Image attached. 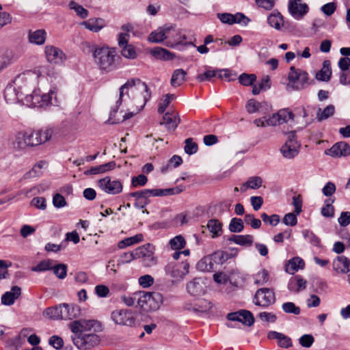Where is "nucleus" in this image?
Returning <instances> with one entry per match:
<instances>
[{
    "label": "nucleus",
    "mask_w": 350,
    "mask_h": 350,
    "mask_svg": "<svg viewBox=\"0 0 350 350\" xmlns=\"http://www.w3.org/2000/svg\"><path fill=\"white\" fill-rule=\"evenodd\" d=\"M131 89V93L133 95V105H135L136 109L133 111L128 112L123 116V120L131 118L135 115L142 110L146 105L147 101L150 98L151 93L147 84L142 81L139 79H131L126 81L120 88L119 99L116 101V105L112 108L110 116L117 112L119 107L122 102L124 90Z\"/></svg>",
    "instance_id": "nucleus-1"
},
{
    "label": "nucleus",
    "mask_w": 350,
    "mask_h": 350,
    "mask_svg": "<svg viewBox=\"0 0 350 350\" xmlns=\"http://www.w3.org/2000/svg\"><path fill=\"white\" fill-rule=\"evenodd\" d=\"M52 133L53 131L50 129L19 131L10 139V145L16 151L25 150L27 148L37 146L49 141Z\"/></svg>",
    "instance_id": "nucleus-2"
},
{
    "label": "nucleus",
    "mask_w": 350,
    "mask_h": 350,
    "mask_svg": "<svg viewBox=\"0 0 350 350\" xmlns=\"http://www.w3.org/2000/svg\"><path fill=\"white\" fill-rule=\"evenodd\" d=\"M92 53L94 62L100 70L109 72L116 68L119 56L114 48L95 45L92 48Z\"/></svg>",
    "instance_id": "nucleus-3"
},
{
    "label": "nucleus",
    "mask_w": 350,
    "mask_h": 350,
    "mask_svg": "<svg viewBox=\"0 0 350 350\" xmlns=\"http://www.w3.org/2000/svg\"><path fill=\"white\" fill-rule=\"evenodd\" d=\"M31 87L24 75L17 76L4 90V98L8 103H16L23 100V96L29 93Z\"/></svg>",
    "instance_id": "nucleus-4"
},
{
    "label": "nucleus",
    "mask_w": 350,
    "mask_h": 350,
    "mask_svg": "<svg viewBox=\"0 0 350 350\" xmlns=\"http://www.w3.org/2000/svg\"><path fill=\"white\" fill-rule=\"evenodd\" d=\"M137 303L140 308L146 312L155 311L163 304V295L158 292L142 291L139 293Z\"/></svg>",
    "instance_id": "nucleus-5"
},
{
    "label": "nucleus",
    "mask_w": 350,
    "mask_h": 350,
    "mask_svg": "<svg viewBox=\"0 0 350 350\" xmlns=\"http://www.w3.org/2000/svg\"><path fill=\"white\" fill-rule=\"evenodd\" d=\"M154 247L150 244H146L135 250V258L142 260L144 266L152 267L157 263V259L154 256Z\"/></svg>",
    "instance_id": "nucleus-6"
},
{
    "label": "nucleus",
    "mask_w": 350,
    "mask_h": 350,
    "mask_svg": "<svg viewBox=\"0 0 350 350\" xmlns=\"http://www.w3.org/2000/svg\"><path fill=\"white\" fill-rule=\"evenodd\" d=\"M288 79L291 83V86L293 90H300L308 84V74L301 69L295 68L294 66L290 68Z\"/></svg>",
    "instance_id": "nucleus-7"
},
{
    "label": "nucleus",
    "mask_w": 350,
    "mask_h": 350,
    "mask_svg": "<svg viewBox=\"0 0 350 350\" xmlns=\"http://www.w3.org/2000/svg\"><path fill=\"white\" fill-rule=\"evenodd\" d=\"M299 148L300 144L296 139L295 132H291L288 134L286 142L281 147L280 152L284 158L291 159L299 154Z\"/></svg>",
    "instance_id": "nucleus-8"
},
{
    "label": "nucleus",
    "mask_w": 350,
    "mask_h": 350,
    "mask_svg": "<svg viewBox=\"0 0 350 350\" xmlns=\"http://www.w3.org/2000/svg\"><path fill=\"white\" fill-rule=\"evenodd\" d=\"M253 302L256 306L267 308L275 302V293L268 288H259L255 293Z\"/></svg>",
    "instance_id": "nucleus-9"
},
{
    "label": "nucleus",
    "mask_w": 350,
    "mask_h": 350,
    "mask_svg": "<svg viewBox=\"0 0 350 350\" xmlns=\"http://www.w3.org/2000/svg\"><path fill=\"white\" fill-rule=\"evenodd\" d=\"M74 344L80 349H90L98 345L100 338L95 334H80L73 338Z\"/></svg>",
    "instance_id": "nucleus-10"
},
{
    "label": "nucleus",
    "mask_w": 350,
    "mask_h": 350,
    "mask_svg": "<svg viewBox=\"0 0 350 350\" xmlns=\"http://www.w3.org/2000/svg\"><path fill=\"white\" fill-rule=\"evenodd\" d=\"M111 317L116 324L126 326L135 325V319L132 312L128 310H116L111 312Z\"/></svg>",
    "instance_id": "nucleus-11"
},
{
    "label": "nucleus",
    "mask_w": 350,
    "mask_h": 350,
    "mask_svg": "<svg viewBox=\"0 0 350 350\" xmlns=\"http://www.w3.org/2000/svg\"><path fill=\"white\" fill-rule=\"evenodd\" d=\"M99 187L108 194L116 195L122 192V184L120 181L113 180L110 177L106 176L100 179L98 182Z\"/></svg>",
    "instance_id": "nucleus-12"
},
{
    "label": "nucleus",
    "mask_w": 350,
    "mask_h": 350,
    "mask_svg": "<svg viewBox=\"0 0 350 350\" xmlns=\"http://www.w3.org/2000/svg\"><path fill=\"white\" fill-rule=\"evenodd\" d=\"M288 10L295 19L301 20L308 12L309 7L301 0H289Z\"/></svg>",
    "instance_id": "nucleus-13"
},
{
    "label": "nucleus",
    "mask_w": 350,
    "mask_h": 350,
    "mask_svg": "<svg viewBox=\"0 0 350 350\" xmlns=\"http://www.w3.org/2000/svg\"><path fill=\"white\" fill-rule=\"evenodd\" d=\"M129 34L126 33H120L118 36V44L122 47L121 54L127 59H134L137 54L135 47L132 44H129L128 41Z\"/></svg>",
    "instance_id": "nucleus-14"
},
{
    "label": "nucleus",
    "mask_w": 350,
    "mask_h": 350,
    "mask_svg": "<svg viewBox=\"0 0 350 350\" xmlns=\"http://www.w3.org/2000/svg\"><path fill=\"white\" fill-rule=\"evenodd\" d=\"M189 264L186 262H170L165 267V271L174 279L183 278L189 271Z\"/></svg>",
    "instance_id": "nucleus-15"
},
{
    "label": "nucleus",
    "mask_w": 350,
    "mask_h": 350,
    "mask_svg": "<svg viewBox=\"0 0 350 350\" xmlns=\"http://www.w3.org/2000/svg\"><path fill=\"white\" fill-rule=\"evenodd\" d=\"M227 319L231 321H238L242 324L251 326L254 323V318L252 313L247 310H240L237 312L228 314Z\"/></svg>",
    "instance_id": "nucleus-16"
},
{
    "label": "nucleus",
    "mask_w": 350,
    "mask_h": 350,
    "mask_svg": "<svg viewBox=\"0 0 350 350\" xmlns=\"http://www.w3.org/2000/svg\"><path fill=\"white\" fill-rule=\"evenodd\" d=\"M293 117L294 115L291 111H289L288 109H282L267 119V124L269 126L282 124L287 122L290 120H293Z\"/></svg>",
    "instance_id": "nucleus-17"
},
{
    "label": "nucleus",
    "mask_w": 350,
    "mask_h": 350,
    "mask_svg": "<svg viewBox=\"0 0 350 350\" xmlns=\"http://www.w3.org/2000/svg\"><path fill=\"white\" fill-rule=\"evenodd\" d=\"M45 54L48 62L51 64H61L65 59L64 52L59 48L51 45L45 46Z\"/></svg>",
    "instance_id": "nucleus-18"
},
{
    "label": "nucleus",
    "mask_w": 350,
    "mask_h": 350,
    "mask_svg": "<svg viewBox=\"0 0 350 350\" xmlns=\"http://www.w3.org/2000/svg\"><path fill=\"white\" fill-rule=\"evenodd\" d=\"M327 154L334 157H347L350 154V146L345 142H338L328 150Z\"/></svg>",
    "instance_id": "nucleus-19"
},
{
    "label": "nucleus",
    "mask_w": 350,
    "mask_h": 350,
    "mask_svg": "<svg viewBox=\"0 0 350 350\" xmlns=\"http://www.w3.org/2000/svg\"><path fill=\"white\" fill-rule=\"evenodd\" d=\"M333 269L338 273L350 271V259L345 256H338L333 261Z\"/></svg>",
    "instance_id": "nucleus-20"
},
{
    "label": "nucleus",
    "mask_w": 350,
    "mask_h": 350,
    "mask_svg": "<svg viewBox=\"0 0 350 350\" xmlns=\"http://www.w3.org/2000/svg\"><path fill=\"white\" fill-rule=\"evenodd\" d=\"M216 265L217 263H215V258L213 257V254H211L204 256L199 260L196 265V267L201 271L213 272L216 271Z\"/></svg>",
    "instance_id": "nucleus-21"
},
{
    "label": "nucleus",
    "mask_w": 350,
    "mask_h": 350,
    "mask_svg": "<svg viewBox=\"0 0 350 350\" xmlns=\"http://www.w3.org/2000/svg\"><path fill=\"white\" fill-rule=\"evenodd\" d=\"M21 294V288L18 286H14L10 291H7L2 295L1 304L5 306H11L20 297Z\"/></svg>",
    "instance_id": "nucleus-22"
},
{
    "label": "nucleus",
    "mask_w": 350,
    "mask_h": 350,
    "mask_svg": "<svg viewBox=\"0 0 350 350\" xmlns=\"http://www.w3.org/2000/svg\"><path fill=\"white\" fill-rule=\"evenodd\" d=\"M172 27H162L152 31L148 36L150 42L158 43L167 38V34L171 31Z\"/></svg>",
    "instance_id": "nucleus-23"
},
{
    "label": "nucleus",
    "mask_w": 350,
    "mask_h": 350,
    "mask_svg": "<svg viewBox=\"0 0 350 350\" xmlns=\"http://www.w3.org/2000/svg\"><path fill=\"white\" fill-rule=\"evenodd\" d=\"M204 284L201 278H194L187 285L188 293L193 296L200 295L204 293Z\"/></svg>",
    "instance_id": "nucleus-24"
},
{
    "label": "nucleus",
    "mask_w": 350,
    "mask_h": 350,
    "mask_svg": "<svg viewBox=\"0 0 350 350\" xmlns=\"http://www.w3.org/2000/svg\"><path fill=\"white\" fill-rule=\"evenodd\" d=\"M267 337L269 339L277 340L278 345L282 348L286 349L293 345L292 340L288 336L275 331L269 332Z\"/></svg>",
    "instance_id": "nucleus-25"
},
{
    "label": "nucleus",
    "mask_w": 350,
    "mask_h": 350,
    "mask_svg": "<svg viewBox=\"0 0 350 350\" xmlns=\"http://www.w3.org/2000/svg\"><path fill=\"white\" fill-rule=\"evenodd\" d=\"M62 317V319H72L79 314L80 309L73 304H61Z\"/></svg>",
    "instance_id": "nucleus-26"
},
{
    "label": "nucleus",
    "mask_w": 350,
    "mask_h": 350,
    "mask_svg": "<svg viewBox=\"0 0 350 350\" xmlns=\"http://www.w3.org/2000/svg\"><path fill=\"white\" fill-rule=\"evenodd\" d=\"M46 33L44 29H38L36 31L29 30L28 33L29 41L31 43L42 45L45 42Z\"/></svg>",
    "instance_id": "nucleus-27"
},
{
    "label": "nucleus",
    "mask_w": 350,
    "mask_h": 350,
    "mask_svg": "<svg viewBox=\"0 0 350 350\" xmlns=\"http://www.w3.org/2000/svg\"><path fill=\"white\" fill-rule=\"evenodd\" d=\"M81 25L93 32H98L104 27L105 21L100 18H90L88 21L82 22Z\"/></svg>",
    "instance_id": "nucleus-28"
},
{
    "label": "nucleus",
    "mask_w": 350,
    "mask_h": 350,
    "mask_svg": "<svg viewBox=\"0 0 350 350\" xmlns=\"http://www.w3.org/2000/svg\"><path fill=\"white\" fill-rule=\"evenodd\" d=\"M232 250L235 251L234 253H229L222 250H217L213 252L212 254L213 257L215 258V263H217V265H222L228 259L234 257L237 254L238 250L234 248Z\"/></svg>",
    "instance_id": "nucleus-29"
},
{
    "label": "nucleus",
    "mask_w": 350,
    "mask_h": 350,
    "mask_svg": "<svg viewBox=\"0 0 350 350\" xmlns=\"http://www.w3.org/2000/svg\"><path fill=\"white\" fill-rule=\"evenodd\" d=\"M180 122V119L176 114L167 112L163 117V122L161 124H165L168 130L174 131Z\"/></svg>",
    "instance_id": "nucleus-30"
},
{
    "label": "nucleus",
    "mask_w": 350,
    "mask_h": 350,
    "mask_svg": "<svg viewBox=\"0 0 350 350\" xmlns=\"http://www.w3.org/2000/svg\"><path fill=\"white\" fill-rule=\"evenodd\" d=\"M116 167V162L112 161L98 166L92 167L90 170L85 172V175L98 174L104 173L114 169Z\"/></svg>",
    "instance_id": "nucleus-31"
},
{
    "label": "nucleus",
    "mask_w": 350,
    "mask_h": 350,
    "mask_svg": "<svg viewBox=\"0 0 350 350\" xmlns=\"http://www.w3.org/2000/svg\"><path fill=\"white\" fill-rule=\"evenodd\" d=\"M25 97L24 98L26 105L29 107H40V91L34 90L32 94H25Z\"/></svg>",
    "instance_id": "nucleus-32"
},
{
    "label": "nucleus",
    "mask_w": 350,
    "mask_h": 350,
    "mask_svg": "<svg viewBox=\"0 0 350 350\" xmlns=\"http://www.w3.org/2000/svg\"><path fill=\"white\" fill-rule=\"evenodd\" d=\"M332 76L331 62L329 60H325L323 67L317 75L316 78L319 81H328Z\"/></svg>",
    "instance_id": "nucleus-33"
},
{
    "label": "nucleus",
    "mask_w": 350,
    "mask_h": 350,
    "mask_svg": "<svg viewBox=\"0 0 350 350\" xmlns=\"http://www.w3.org/2000/svg\"><path fill=\"white\" fill-rule=\"evenodd\" d=\"M187 72L183 69H176L174 71L170 83L173 87H178L185 81Z\"/></svg>",
    "instance_id": "nucleus-34"
},
{
    "label": "nucleus",
    "mask_w": 350,
    "mask_h": 350,
    "mask_svg": "<svg viewBox=\"0 0 350 350\" xmlns=\"http://www.w3.org/2000/svg\"><path fill=\"white\" fill-rule=\"evenodd\" d=\"M43 316L49 319H62V313L61 304L57 306L46 308L43 312Z\"/></svg>",
    "instance_id": "nucleus-35"
},
{
    "label": "nucleus",
    "mask_w": 350,
    "mask_h": 350,
    "mask_svg": "<svg viewBox=\"0 0 350 350\" xmlns=\"http://www.w3.org/2000/svg\"><path fill=\"white\" fill-rule=\"evenodd\" d=\"M269 25L275 29H280L284 24L283 16L278 12H273L267 18Z\"/></svg>",
    "instance_id": "nucleus-36"
},
{
    "label": "nucleus",
    "mask_w": 350,
    "mask_h": 350,
    "mask_svg": "<svg viewBox=\"0 0 350 350\" xmlns=\"http://www.w3.org/2000/svg\"><path fill=\"white\" fill-rule=\"evenodd\" d=\"M150 53L155 58L159 59L170 60L174 57L171 52L161 47H155Z\"/></svg>",
    "instance_id": "nucleus-37"
},
{
    "label": "nucleus",
    "mask_w": 350,
    "mask_h": 350,
    "mask_svg": "<svg viewBox=\"0 0 350 350\" xmlns=\"http://www.w3.org/2000/svg\"><path fill=\"white\" fill-rule=\"evenodd\" d=\"M335 112V107L333 105H327L323 111L319 108L317 112V119L321 122L332 116Z\"/></svg>",
    "instance_id": "nucleus-38"
},
{
    "label": "nucleus",
    "mask_w": 350,
    "mask_h": 350,
    "mask_svg": "<svg viewBox=\"0 0 350 350\" xmlns=\"http://www.w3.org/2000/svg\"><path fill=\"white\" fill-rule=\"evenodd\" d=\"M304 265V262L301 258L299 257L293 258L289 260L286 271L291 274H293L295 271H297L299 268H303Z\"/></svg>",
    "instance_id": "nucleus-39"
},
{
    "label": "nucleus",
    "mask_w": 350,
    "mask_h": 350,
    "mask_svg": "<svg viewBox=\"0 0 350 350\" xmlns=\"http://www.w3.org/2000/svg\"><path fill=\"white\" fill-rule=\"evenodd\" d=\"M143 240V235L142 234H136L133 237L126 238L120 241L118 246L120 249L125 248L126 247L133 245L135 243H139Z\"/></svg>",
    "instance_id": "nucleus-40"
},
{
    "label": "nucleus",
    "mask_w": 350,
    "mask_h": 350,
    "mask_svg": "<svg viewBox=\"0 0 350 350\" xmlns=\"http://www.w3.org/2000/svg\"><path fill=\"white\" fill-rule=\"evenodd\" d=\"M207 228L213 234V237H219L221 234L222 225L217 219H210L208 221Z\"/></svg>",
    "instance_id": "nucleus-41"
},
{
    "label": "nucleus",
    "mask_w": 350,
    "mask_h": 350,
    "mask_svg": "<svg viewBox=\"0 0 350 350\" xmlns=\"http://www.w3.org/2000/svg\"><path fill=\"white\" fill-rule=\"evenodd\" d=\"M54 261L51 259H46L40 261L36 266L31 268L32 271L42 272L52 270Z\"/></svg>",
    "instance_id": "nucleus-42"
},
{
    "label": "nucleus",
    "mask_w": 350,
    "mask_h": 350,
    "mask_svg": "<svg viewBox=\"0 0 350 350\" xmlns=\"http://www.w3.org/2000/svg\"><path fill=\"white\" fill-rule=\"evenodd\" d=\"M68 6L70 9L75 10L76 14L81 18H85L88 16V11L75 1H70Z\"/></svg>",
    "instance_id": "nucleus-43"
},
{
    "label": "nucleus",
    "mask_w": 350,
    "mask_h": 350,
    "mask_svg": "<svg viewBox=\"0 0 350 350\" xmlns=\"http://www.w3.org/2000/svg\"><path fill=\"white\" fill-rule=\"evenodd\" d=\"M231 232H241L244 228L243 221L241 219L233 217L228 226Z\"/></svg>",
    "instance_id": "nucleus-44"
},
{
    "label": "nucleus",
    "mask_w": 350,
    "mask_h": 350,
    "mask_svg": "<svg viewBox=\"0 0 350 350\" xmlns=\"http://www.w3.org/2000/svg\"><path fill=\"white\" fill-rule=\"evenodd\" d=\"M52 270H53V273L59 279L63 280L67 275V265L65 264L54 265L53 263Z\"/></svg>",
    "instance_id": "nucleus-45"
},
{
    "label": "nucleus",
    "mask_w": 350,
    "mask_h": 350,
    "mask_svg": "<svg viewBox=\"0 0 350 350\" xmlns=\"http://www.w3.org/2000/svg\"><path fill=\"white\" fill-rule=\"evenodd\" d=\"M169 244L172 250H177L185 247L186 241L183 236L178 235L172 239Z\"/></svg>",
    "instance_id": "nucleus-46"
},
{
    "label": "nucleus",
    "mask_w": 350,
    "mask_h": 350,
    "mask_svg": "<svg viewBox=\"0 0 350 350\" xmlns=\"http://www.w3.org/2000/svg\"><path fill=\"white\" fill-rule=\"evenodd\" d=\"M56 94V92L54 90H51L49 94H40V104L41 108H45L51 105H54L52 101V98L54 94Z\"/></svg>",
    "instance_id": "nucleus-47"
},
{
    "label": "nucleus",
    "mask_w": 350,
    "mask_h": 350,
    "mask_svg": "<svg viewBox=\"0 0 350 350\" xmlns=\"http://www.w3.org/2000/svg\"><path fill=\"white\" fill-rule=\"evenodd\" d=\"M260 217L264 223L272 226H277L280 220V216L277 214H273L272 215L269 216L267 213H262Z\"/></svg>",
    "instance_id": "nucleus-48"
},
{
    "label": "nucleus",
    "mask_w": 350,
    "mask_h": 350,
    "mask_svg": "<svg viewBox=\"0 0 350 350\" xmlns=\"http://www.w3.org/2000/svg\"><path fill=\"white\" fill-rule=\"evenodd\" d=\"M256 79V76L254 74L243 73L239 77V83L245 86L252 85Z\"/></svg>",
    "instance_id": "nucleus-49"
},
{
    "label": "nucleus",
    "mask_w": 350,
    "mask_h": 350,
    "mask_svg": "<svg viewBox=\"0 0 350 350\" xmlns=\"http://www.w3.org/2000/svg\"><path fill=\"white\" fill-rule=\"evenodd\" d=\"M236 244L241 246H251L254 241V237L250 234L238 235L237 236Z\"/></svg>",
    "instance_id": "nucleus-50"
},
{
    "label": "nucleus",
    "mask_w": 350,
    "mask_h": 350,
    "mask_svg": "<svg viewBox=\"0 0 350 350\" xmlns=\"http://www.w3.org/2000/svg\"><path fill=\"white\" fill-rule=\"evenodd\" d=\"M304 238L314 246H319L320 245V239L316 236L313 232L309 230H304L302 232Z\"/></svg>",
    "instance_id": "nucleus-51"
},
{
    "label": "nucleus",
    "mask_w": 350,
    "mask_h": 350,
    "mask_svg": "<svg viewBox=\"0 0 350 350\" xmlns=\"http://www.w3.org/2000/svg\"><path fill=\"white\" fill-rule=\"evenodd\" d=\"M135 258V250L131 252H124L120 255L118 260L117 265H122L126 263L131 262Z\"/></svg>",
    "instance_id": "nucleus-52"
},
{
    "label": "nucleus",
    "mask_w": 350,
    "mask_h": 350,
    "mask_svg": "<svg viewBox=\"0 0 350 350\" xmlns=\"http://www.w3.org/2000/svg\"><path fill=\"white\" fill-rule=\"evenodd\" d=\"M282 310L286 313L294 314H299L301 312V309L299 307L295 306L293 302H285L282 306Z\"/></svg>",
    "instance_id": "nucleus-53"
},
{
    "label": "nucleus",
    "mask_w": 350,
    "mask_h": 350,
    "mask_svg": "<svg viewBox=\"0 0 350 350\" xmlns=\"http://www.w3.org/2000/svg\"><path fill=\"white\" fill-rule=\"evenodd\" d=\"M269 280L268 271L262 269L254 275V283L257 285H263Z\"/></svg>",
    "instance_id": "nucleus-54"
},
{
    "label": "nucleus",
    "mask_w": 350,
    "mask_h": 350,
    "mask_svg": "<svg viewBox=\"0 0 350 350\" xmlns=\"http://www.w3.org/2000/svg\"><path fill=\"white\" fill-rule=\"evenodd\" d=\"M185 40H186V36L183 35V36H180V40H178L175 43L167 42V46L172 47V48H175V49H177L179 50L182 49L183 46H184L191 45V46H196V45L192 42H183V41Z\"/></svg>",
    "instance_id": "nucleus-55"
},
{
    "label": "nucleus",
    "mask_w": 350,
    "mask_h": 350,
    "mask_svg": "<svg viewBox=\"0 0 350 350\" xmlns=\"http://www.w3.org/2000/svg\"><path fill=\"white\" fill-rule=\"evenodd\" d=\"M262 184V179L260 176H252L246 181L247 187L252 189L260 188Z\"/></svg>",
    "instance_id": "nucleus-56"
},
{
    "label": "nucleus",
    "mask_w": 350,
    "mask_h": 350,
    "mask_svg": "<svg viewBox=\"0 0 350 350\" xmlns=\"http://www.w3.org/2000/svg\"><path fill=\"white\" fill-rule=\"evenodd\" d=\"M245 222L250 224L254 229H258L261 226V221L254 217L253 214H246L244 218Z\"/></svg>",
    "instance_id": "nucleus-57"
},
{
    "label": "nucleus",
    "mask_w": 350,
    "mask_h": 350,
    "mask_svg": "<svg viewBox=\"0 0 350 350\" xmlns=\"http://www.w3.org/2000/svg\"><path fill=\"white\" fill-rule=\"evenodd\" d=\"M185 151L188 154H195L198 149V144L193 142L192 138H187L185 141Z\"/></svg>",
    "instance_id": "nucleus-58"
},
{
    "label": "nucleus",
    "mask_w": 350,
    "mask_h": 350,
    "mask_svg": "<svg viewBox=\"0 0 350 350\" xmlns=\"http://www.w3.org/2000/svg\"><path fill=\"white\" fill-rule=\"evenodd\" d=\"M296 213H288L284 215L282 219V223L286 226H295L297 224Z\"/></svg>",
    "instance_id": "nucleus-59"
},
{
    "label": "nucleus",
    "mask_w": 350,
    "mask_h": 350,
    "mask_svg": "<svg viewBox=\"0 0 350 350\" xmlns=\"http://www.w3.org/2000/svg\"><path fill=\"white\" fill-rule=\"evenodd\" d=\"M314 342V338L312 334H304L299 339L301 346L306 348L310 347Z\"/></svg>",
    "instance_id": "nucleus-60"
},
{
    "label": "nucleus",
    "mask_w": 350,
    "mask_h": 350,
    "mask_svg": "<svg viewBox=\"0 0 350 350\" xmlns=\"http://www.w3.org/2000/svg\"><path fill=\"white\" fill-rule=\"evenodd\" d=\"M260 106L261 105L260 103L256 101L255 99L252 98L247 101L245 108L249 113H254L259 109Z\"/></svg>",
    "instance_id": "nucleus-61"
},
{
    "label": "nucleus",
    "mask_w": 350,
    "mask_h": 350,
    "mask_svg": "<svg viewBox=\"0 0 350 350\" xmlns=\"http://www.w3.org/2000/svg\"><path fill=\"white\" fill-rule=\"evenodd\" d=\"M148 182L147 177L144 174H139L137 176H133L131 179V185L134 187L138 186H144Z\"/></svg>",
    "instance_id": "nucleus-62"
},
{
    "label": "nucleus",
    "mask_w": 350,
    "mask_h": 350,
    "mask_svg": "<svg viewBox=\"0 0 350 350\" xmlns=\"http://www.w3.org/2000/svg\"><path fill=\"white\" fill-rule=\"evenodd\" d=\"M336 187L334 183L327 182L322 189L323 195L326 197L332 196L336 191Z\"/></svg>",
    "instance_id": "nucleus-63"
},
{
    "label": "nucleus",
    "mask_w": 350,
    "mask_h": 350,
    "mask_svg": "<svg viewBox=\"0 0 350 350\" xmlns=\"http://www.w3.org/2000/svg\"><path fill=\"white\" fill-rule=\"evenodd\" d=\"M339 224L342 227H346L350 224V212L343 211L340 213L338 219Z\"/></svg>",
    "instance_id": "nucleus-64"
}]
</instances>
